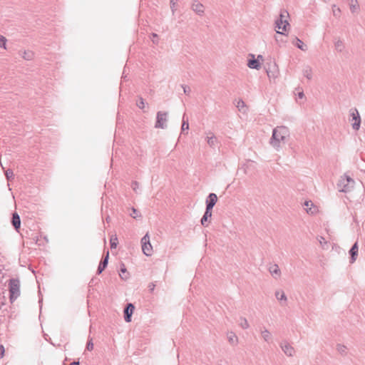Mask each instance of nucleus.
Returning <instances> with one entry per match:
<instances>
[{
  "instance_id": "obj_54",
  "label": "nucleus",
  "mask_w": 365,
  "mask_h": 365,
  "mask_svg": "<svg viewBox=\"0 0 365 365\" xmlns=\"http://www.w3.org/2000/svg\"><path fill=\"white\" fill-rule=\"evenodd\" d=\"M69 365H79V362L78 361H73V362L71 363Z\"/></svg>"
},
{
  "instance_id": "obj_25",
  "label": "nucleus",
  "mask_w": 365,
  "mask_h": 365,
  "mask_svg": "<svg viewBox=\"0 0 365 365\" xmlns=\"http://www.w3.org/2000/svg\"><path fill=\"white\" fill-rule=\"evenodd\" d=\"M331 11L334 17L337 19L340 18L341 14V10L336 4L331 5Z\"/></svg>"
},
{
  "instance_id": "obj_56",
  "label": "nucleus",
  "mask_w": 365,
  "mask_h": 365,
  "mask_svg": "<svg viewBox=\"0 0 365 365\" xmlns=\"http://www.w3.org/2000/svg\"><path fill=\"white\" fill-rule=\"evenodd\" d=\"M243 168H245V173H247L246 168H247V164H245V165H243Z\"/></svg>"
},
{
  "instance_id": "obj_58",
  "label": "nucleus",
  "mask_w": 365,
  "mask_h": 365,
  "mask_svg": "<svg viewBox=\"0 0 365 365\" xmlns=\"http://www.w3.org/2000/svg\"><path fill=\"white\" fill-rule=\"evenodd\" d=\"M109 220H110V217H106V221L108 222H109Z\"/></svg>"
},
{
  "instance_id": "obj_23",
  "label": "nucleus",
  "mask_w": 365,
  "mask_h": 365,
  "mask_svg": "<svg viewBox=\"0 0 365 365\" xmlns=\"http://www.w3.org/2000/svg\"><path fill=\"white\" fill-rule=\"evenodd\" d=\"M349 9L352 14L359 12V4L357 0H349Z\"/></svg>"
},
{
  "instance_id": "obj_51",
  "label": "nucleus",
  "mask_w": 365,
  "mask_h": 365,
  "mask_svg": "<svg viewBox=\"0 0 365 365\" xmlns=\"http://www.w3.org/2000/svg\"><path fill=\"white\" fill-rule=\"evenodd\" d=\"M205 222H206V220H205V212L201 218V224L202 225H204L205 224Z\"/></svg>"
},
{
  "instance_id": "obj_48",
  "label": "nucleus",
  "mask_w": 365,
  "mask_h": 365,
  "mask_svg": "<svg viewBox=\"0 0 365 365\" xmlns=\"http://www.w3.org/2000/svg\"><path fill=\"white\" fill-rule=\"evenodd\" d=\"M4 347L2 344H0V356L1 357H3L4 354Z\"/></svg>"
},
{
  "instance_id": "obj_57",
  "label": "nucleus",
  "mask_w": 365,
  "mask_h": 365,
  "mask_svg": "<svg viewBox=\"0 0 365 365\" xmlns=\"http://www.w3.org/2000/svg\"><path fill=\"white\" fill-rule=\"evenodd\" d=\"M170 3H176V0H170Z\"/></svg>"
},
{
  "instance_id": "obj_53",
  "label": "nucleus",
  "mask_w": 365,
  "mask_h": 365,
  "mask_svg": "<svg viewBox=\"0 0 365 365\" xmlns=\"http://www.w3.org/2000/svg\"><path fill=\"white\" fill-rule=\"evenodd\" d=\"M122 78L125 81L126 78H127V75H125V70L124 69L123 72V76H122Z\"/></svg>"
},
{
  "instance_id": "obj_3",
  "label": "nucleus",
  "mask_w": 365,
  "mask_h": 365,
  "mask_svg": "<svg viewBox=\"0 0 365 365\" xmlns=\"http://www.w3.org/2000/svg\"><path fill=\"white\" fill-rule=\"evenodd\" d=\"M289 14L286 11L280 13L279 18L275 21V27L277 29V33L285 35V32L289 27V24L287 20Z\"/></svg>"
},
{
  "instance_id": "obj_35",
  "label": "nucleus",
  "mask_w": 365,
  "mask_h": 365,
  "mask_svg": "<svg viewBox=\"0 0 365 365\" xmlns=\"http://www.w3.org/2000/svg\"><path fill=\"white\" fill-rule=\"evenodd\" d=\"M317 240H318V241H319V244H320L321 247H322L323 249L326 250V249H327V248H328V246H327V240H325V238H324V237H319L317 238Z\"/></svg>"
},
{
  "instance_id": "obj_32",
  "label": "nucleus",
  "mask_w": 365,
  "mask_h": 365,
  "mask_svg": "<svg viewBox=\"0 0 365 365\" xmlns=\"http://www.w3.org/2000/svg\"><path fill=\"white\" fill-rule=\"evenodd\" d=\"M131 211L132 212L130 214V217H132L134 219H138V218H140L141 217V215L140 213L139 212V211L138 210H136L135 208L134 207H132L131 208Z\"/></svg>"
},
{
  "instance_id": "obj_8",
  "label": "nucleus",
  "mask_w": 365,
  "mask_h": 365,
  "mask_svg": "<svg viewBox=\"0 0 365 365\" xmlns=\"http://www.w3.org/2000/svg\"><path fill=\"white\" fill-rule=\"evenodd\" d=\"M135 309V307L132 303H128L126 304L124 308V319L126 322H130L131 321L132 314Z\"/></svg>"
},
{
  "instance_id": "obj_50",
  "label": "nucleus",
  "mask_w": 365,
  "mask_h": 365,
  "mask_svg": "<svg viewBox=\"0 0 365 365\" xmlns=\"http://www.w3.org/2000/svg\"><path fill=\"white\" fill-rule=\"evenodd\" d=\"M214 206H215V204H211V203L207 202V210L211 211V210L212 209V207Z\"/></svg>"
},
{
  "instance_id": "obj_4",
  "label": "nucleus",
  "mask_w": 365,
  "mask_h": 365,
  "mask_svg": "<svg viewBox=\"0 0 365 365\" xmlns=\"http://www.w3.org/2000/svg\"><path fill=\"white\" fill-rule=\"evenodd\" d=\"M355 181L352 178L344 174L341 176L337 183V188L339 192H350L354 187Z\"/></svg>"
},
{
  "instance_id": "obj_14",
  "label": "nucleus",
  "mask_w": 365,
  "mask_h": 365,
  "mask_svg": "<svg viewBox=\"0 0 365 365\" xmlns=\"http://www.w3.org/2000/svg\"><path fill=\"white\" fill-rule=\"evenodd\" d=\"M334 47L335 51L342 53L345 50V43L341 38H336L334 40Z\"/></svg>"
},
{
  "instance_id": "obj_33",
  "label": "nucleus",
  "mask_w": 365,
  "mask_h": 365,
  "mask_svg": "<svg viewBox=\"0 0 365 365\" xmlns=\"http://www.w3.org/2000/svg\"><path fill=\"white\" fill-rule=\"evenodd\" d=\"M346 346L343 344H337L336 350L342 355H345L346 354Z\"/></svg>"
},
{
  "instance_id": "obj_46",
  "label": "nucleus",
  "mask_w": 365,
  "mask_h": 365,
  "mask_svg": "<svg viewBox=\"0 0 365 365\" xmlns=\"http://www.w3.org/2000/svg\"><path fill=\"white\" fill-rule=\"evenodd\" d=\"M155 287V284L153 282L150 283L148 285V289L150 292H153L154 291Z\"/></svg>"
},
{
  "instance_id": "obj_49",
  "label": "nucleus",
  "mask_w": 365,
  "mask_h": 365,
  "mask_svg": "<svg viewBox=\"0 0 365 365\" xmlns=\"http://www.w3.org/2000/svg\"><path fill=\"white\" fill-rule=\"evenodd\" d=\"M211 217H212V212L207 210V223L210 222V220H208V218H210Z\"/></svg>"
},
{
  "instance_id": "obj_47",
  "label": "nucleus",
  "mask_w": 365,
  "mask_h": 365,
  "mask_svg": "<svg viewBox=\"0 0 365 365\" xmlns=\"http://www.w3.org/2000/svg\"><path fill=\"white\" fill-rule=\"evenodd\" d=\"M175 5H176V3H170V9H171V11H172V13H173V15H174L175 14Z\"/></svg>"
},
{
  "instance_id": "obj_34",
  "label": "nucleus",
  "mask_w": 365,
  "mask_h": 365,
  "mask_svg": "<svg viewBox=\"0 0 365 365\" xmlns=\"http://www.w3.org/2000/svg\"><path fill=\"white\" fill-rule=\"evenodd\" d=\"M145 101L143 98H139V99L136 102V106L141 110H143V112H146V110H144L145 108Z\"/></svg>"
},
{
  "instance_id": "obj_39",
  "label": "nucleus",
  "mask_w": 365,
  "mask_h": 365,
  "mask_svg": "<svg viewBox=\"0 0 365 365\" xmlns=\"http://www.w3.org/2000/svg\"><path fill=\"white\" fill-rule=\"evenodd\" d=\"M296 99L298 100H302L304 98V93L302 90L298 89L297 92L295 93Z\"/></svg>"
},
{
  "instance_id": "obj_26",
  "label": "nucleus",
  "mask_w": 365,
  "mask_h": 365,
  "mask_svg": "<svg viewBox=\"0 0 365 365\" xmlns=\"http://www.w3.org/2000/svg\"><path fill=\"white\" fill-rule=\"evenodd\" d=\"M207 143L210 146V147H217L218 145V142L217 140V138L214 136H209L208 134L207 133Z\"/></svg>"
},
{
  "instance_id": "obj_5",
  "label": "nucleus",
  "mask_w": 365,
  "mask_h": 365,
  "mask_svg": "<svg viewBox=\"0 0 365 365\" xmlns=\"http://www.w3.org/2000/svg\"><path fill=\"white\" fill-rule=\"evenodd\" d=\"M9 290L10 300L13 302L20 295V281L17 278H12L9 280Z\"/></svg>"
},
{
  "instance_id": "obj_55",
  "label": "nucleus",
  "mask_w": 365,
  "mask_h": 365,
  "mask_svg": "<svg viewBox=\"0 0 365 365\" xmlns=\"http://www.w3.org/2000/svg\"><path fill=\"white\" fill-rule=\"evenodd\" d=\"M156 114H158V115H160V114H167V113L162 112V111H158Z\"/></svg>"
},
{
  "instance_id": "obj_36",
  "label": "nucleus",
  "mask_w": 365,
  "mask_h": 365,
  "mask_svg": "<svg viewBox=\"0 0 365 365\" xmlns=\"http://www.w3.org/2000/svg\"><path fill=\"white\" fill-rule=\"evenodd\" d=\"M110 248L111 249L115 248L117 247V245H118V237H117V236L116 235L112 236L111 238H110Z\"/></svg>"
},
{
  "instance_id": "obj_15",
  "label": "nucleus",
  "mask_w": 365,
  "mask_h": 365,
  "mask_svg": "<svg viewBox=\"0 0 365 365\" xmlns=\"http://www.w3.org/2000/svg\"><path fill=\"white\" fill-rule=\"evenodd\" d=\"M349 121L351 122L352 128L354 130H358L359 129L362 122L361 115H351V118L349 119Z\"/></svg>"
},
{
  "instance_id": "obj_13",
  "label": "nucleus",
  "mask_w": 365,
  "mask_h": 365,
  "mask_svg": "<svg viewBox=\"0 0 365 365\" xmlns=\"http://www.w3.org/2000/svg\"><path fill=\"white\" fill-rule=\"evenodd\" d=\"M227 339L231 346H237L239 343V339L235 333L232 331L227 332Z\"/></svg>"
},
{
  "instance_id": "obj_10",
  "label": "nucleus",
  "mask_w": 365,
  "mask_h": 365,
  "mask_svg": "<svg viewBox=\"0 0 365 365\" xmlns=\"http://www.w3.org/2000/svg\"><path fill=\"white\" fill-rule=\"evenodd\" d=\"M304 210L309 215H315L318 212V207L311 200H307L304 203Z\"/></svg>"
},
{
  "instance_id": "obj_6",
  "label": "nucleus",
  "mask_w": 365,
  "mask_h": 365,
  "mask_svg": "<svg viewBox=\"0 0 365 365\" xmlns=\"http://www.w3.org/2000/svg\"><path fill=\"white\" fill-rule=\"evenodd\" d=\"M279 346L286 356L292 357L295 354L294 348L287 341H282Z\"/></svg>"
},
{
  "instance_id": "obj_45",
  "label": "nucleus",
  "mask_w": 365,
  "mask_h": 365,
  "mask_svg": "<svg viewBox=\"0 0 365 365\" xmlns=\"http://www.w3.org/2000/svg\"><path fill=\"white\" fill-rule=\"evenodd\" d=\"M153 39L152 41L153 43H158V36L155 33H152Z\"/></svg>"
},
{
  "instance_id": "obj_19",
  "label": "nucleus",
  "mask_w": 365,
  "mask_h": 365,
  "mask_svg": "<svg viewBox=\"0 0 365 365\" xmlns=\"http://www.w3.org/2000/svg\"><path fill=\"white\" fill-rule=\"evenodd\" d=\"M167 118L166 115H157V120L155 127L157 128H166Z\"/></svg>"
},
{
  "instance_id": "obj_28",
  "label": "nucleus",
  "mask_w": 365,
  "mask_h": 365,
  "mask_svg": "<svg viewBox=\"0 0 365 365\" xmlns=\"http://www.w3.org/2000/svg\"><path fill=\"white\" fill-rule=\"evenodd\" d=\"M275 297L277 299V300L281 302L284 301L286 302L287 300V296L285 295L284 291L282 290H277L275 292Z\"/></svg>"
},
{
  "instance_id": "obj_1",
  "label": "nucleus",
  "mask_w": 365,
  "mask_h": 365,
  "mask_svg": "<svg viewBox=\"0 0 365 365\" xmlns=\"http://www.w3.org/2000/svg\"><path fill=\"white\" fill-rule=\"evenodd\" d=\"M289 135V131L287 127L277 126L273 129L269 144L275 150L279 151L282 148V145L285 143Z\"/></svg>"
},
{
  "instance_id": "obj_11",
  "label": "nucleus",
  "mask_w": 365,
  "mask_h": 365,
  "mask_svg": "<svg viewBox=\"0 0 365 365\" xmlns=\"http://www.w3.org/2000/svg\"><path fill=\"white\" fill-rule=\"evenodd\" d=\"M302 74L307 80H312L314 76L312 68L309 65L304 66L302 68Z\"/></svg>"
},
{
  "instance_id": "obj_24",
  "label": "nucleus",
  "mask_w": 365,
  "mask_h": 365,
  "mask_svg": "<svg viewBox=\"0 0 365 365\" xmlns=\"http://www.w3.org/2000/svg\"><path fill=\"white\" fill-rule=\"evenodd\" d=\"M142 251L146 256H150L153 252V247L150 242L142 245Z\"/></svg>"
},
{
  "instance_id": "obj_42",
  "label": "nucleus",
  "mask_w": 365,
  "mask_h": 365,
  "mask_svg": "<svg viewBox=\"0 0 365 365\" xmlns=\"http://www.w3.org/2000/svg\"><path fill=\"white\" fill-rule=\"evenodd\" d=\"M181 87L183 89V92L185 95L189 96L191 93V89L188 86L186 85H182Z\"/></svg>"
},
{
  "instance_id": "obj_40",
  "label": "nucleus",
  "mask_w": 365,
  "mask_h": 365,
  "mask_svg": "<svg viewBox=\"0 0 365 365\" xmlns=\"http://www.w3.org/2000/svg\"><path fill=\"white\" fill-rule=\"evenodd\" d=\"M7 39L2 35H0V48L6 49Z\"/></svg>"
},
{
  "instance_id": "obj_52",
  "label": "nucleus",
  "mask_w": 365,
  "mask_h": 365,
  "mask_svg": "<svg viewBox=\"0 0 365 365\" xmlns=\"http://www.w3.org/2000/svg\"><path fill=\"white\" fill-rule=\"evenodd\" d=\"M256 60H259V62H262L264 60V58L262 55H258L257 58H255Z\"/></svg>"
},
{
  "instance_id": "obj_16",
  "label": "nucleus",
  "mask_w": 365,
  "mask_h": 365,
  "mask_svg": "<svg viewBox=\"0 0 365 365\" xmlns=\"http://www.w3.org/2000/svg\"><path fill=\"white\" fill-rule=\"evenodd\" d=\"M192 9L198 15H202L204 13L205 6L200 3L198 1H194L192 4Z\"/></svg>"
},
{
  "instance_id": "obj_41",
  "label": "nucleus",
  "mask_w": 365,
  "mask_h": 365,
  "mask_svg": "<svg viewBox=\"0 0 365 365\" xmlns=\"http://www.w3.org/2000/svg\"><path fill=\"white\" fill-rule=\"evenodd\" d=\"M5 175L7 180H10L11 178H13L14 173L13 171L11 169H8L5 171Z\"/></svg>"
},
{
  "instance_id": "obj_27",
  "label": "nucleus",
  "mask_w": 365,
  "mask_h": 365,
  "mask_svg": "<svg viewBox=\"0 0 365 365\" xmlns=\"http://www.w3.org/2000/svg\"><path fill=\"white\" fill-rule=\"evenodd\" d=\"M189 129V120L187 118H185V115H183L182 120V127H181V134H182L185 130H188Z\"/></svg>"
},
{
  "instance_id": "obj_20",
  "label": "nucleus",
  "mask_w": 365,
  "mask_h": 365,
  "mask_svg": "<svg viewBox=\"0 0 365 365\" xmlns=\"http://www.w3.org/2000/svg\"><path fill=\"white\" fill-rule=\"evenodd\" d=\"M269 272H270L271 275L275 279L279 277L281 274L280 269L279 268V266L276 264H272L269 267Z\"/></svg>"
},
{
  "instance_id": "obj_22",
  "label": "nucleus",
  "mask_w": 365,
  "mask_h": 365,
  "mask_svg": "<svg viewBox=\"0 0 365 365\" xmlns=\"http://www.w3.org/2000/svg\"><path fill=\"white\" fill-rule=\"evenodd\" d=\"M358 244L357 242H355L349 250L351 263H353L356 259V256L358 255Z\"/></svg>"
},
{
  "instance_id": "obj_29",
  "label": "nucleus",
  "mask_w": 365,
  "mask_h": 365,
  "mask_svg": "<svg viewBox=\"0 0 365 365\" xmlns=\"http://www.w3.org/2000/svg\"><path fill=\"white\" fill-rule=\"evenodd\" d=\"M239 326L243 329H247L250 327V324L247 319L244 317H240Z\"/></svg>"
},
{
  "instance_id": "obj_7",
  "label": "nucleus",
  "mask_w": 365,
  "mask_h": 365,
  "mask_svg": "<svg viewBox=\"0 0 365 365\" xmlns=\"http://www.w3.org/2000/svg\"><path fill=\"white\" fill-rule=\"evenodd\" d=\"M249 58L247 60V66L250 69L259 70L262 66L261 62H259V60L255 59V54L250 53L248 56Z\"/></svg>"
},
{
  "instance_id": "obj_60",
  "label": "nucleus",
  "mask_w": 365,
  "mask_h": 365,
  "mask_svg": "<svg viewBox=\"0 0 365 365\" xmlns=\"http://www.w3.org/2000/svg\"><path fill=\"white\" fill-rule=\"evenodd\" d=\"M41 302H42V299H40V300H39V302H39V304H41Z\"/></svg>"
},
{
  "instance_id": "obj_18",
  "label": "nucleus",
  "mask_w": 365,
  "mask_h": 365,
  "mask_svg": "<svg viewBox=\"0 0 365 365\" xmlns=\"http://www.w3.org/2000/svg\"><path fill=\"white\" fill-rule=\"evenodd\" d=\"M108 257H109V252L108 251L106 253V257L101 261L98 269H97V274H100L102 273V272L106 269V267L108 265Z\"/></svg>"
},
{
  "instance_id": "obj_30",
  "label": "nucleus",
  "mask_w": 365,
  "mask_h": 365,
  "mask_svg": "<svg viewBox=\"0 0 365 365\" xmlns=\"http://www.w3.org/2000/svg\"><path fill=\"white\" fill-rule=\"evenodd\" d=\"M237 108H238V110L241 113H245L247 112V108H246V106L244 103V101H241V100H239L237 102V105H236Z\"/></svg>"
},
{
  "instance_id": "obj_43",
  "label": "nucleus",
  "mask_w": 365,
  "mask_h": 365,
  "mask_svg": "<svg viewBox=\"0 0 365 365\" xmlns=\"http://www.w3.org/2000/svg\"><path fill=\"white\" fill-rule=\"evenodd\" d=\"M150 242V237L148 234L145 235L141 239L142 245L148 244Z\"/></svg>"
},
{
  "instance_id": "obj_44",
  "label": "nucleus",
  "mask_w": 365,
  "mask_h": 365,
  "mask_svg": "<svg viewBox=\"0 0 365 365\" xmlns=\"http://www.w3.org/2000/svg\"><path fill=\"white\" fill-rule=\"evenodd\" d=\"M133 190L137 192V190L139 188V183L137 181H133L131 184Z\"/></svg>"
},
{
  "instance_id": "obj_2",
  "label": "nucleus",
  "mask_w": 365,
  "mask_h": 365,
  "mask_svg": "<svg viewBox=\"0 0 365 365\" xmlns=\"http://www.w3.org/2000/svg\"><path fill=\"white\" fill-rule=\"evenodd\" d=\"M264 70L269 81L275 83L280 76V70L277 63L274 61L272 63H267Z\"/></svg>"
},
{
  "instance_id": "obj_31",
  "label": "nucleus",
  "mask_w": 365,
  "mask_h": 365,
  "mask_svg": "<svg viewBox=\"0 0 365 365\" xmlns=\"http://www.w3.org/2000/svg\"><path fill=\"white\" fill-rule=\"evenodd\" d=\"M217 201V197L216 194L215 193H210L207 199V202L211 203V204H216Z\"/></svg>"
},
{
  "instance_id": "obj_17",
  "label": "nucleus",
  "mask_w": 365,
  "mask_h": 365,
  "mask_svg": "<svg viewBox=\"0 0 365 365\" xmlns=\"http://www.w3.org/2000/svg\"><path fill=\"white\" fill-rule=\"evenodd\" d=\"M292 44L297 47L299 49H300L302 51H307L308 50V46L306 43H304L302 40H300L299 38L295 37L292 41Z\"/></svg>"
},
{
  "instance_id": "obj_38",
  "label": "nucleus",
  "mask_w": 365,
  "mask_h": 365,
  "mask_svg": "<svg viewBox=\"0 0 365 365\" xmlns=\"http://www.w3.org/2000/svg\"><path fill=\"white\" fill-rule=\"evenodd\" d=\"M86 349L88 351H92L93 349V339L91 338L90 336L88 339V341H87V344H86Z\"/></svg>"
},
{
  "instance_id": "obj_59",
  "label": "nucleus",
  "mask_w": 365,
  "mask_h": 365,
  "mask_svg": "<svg viewBox=\"0 0 365 365\" xmlns=\"http://www.w3.org/2000/svg\"><path fill=\"white\" fill-rule=\"evenodd\" d=\"M251 162H252L251 160H247V163H250Z\"/></svg>"
},
{
  "instance_id": "obj_9",
  "label": "nucleus",
  "mask_w": 365,
  "mask_h": 365,
  "mask_svg": "<svg viewBox=\"0 0 365 365\" xmlns=\"http://www.w3.org/2000/svg\"><path fill=\"white\" fill-rule=\"evenodd\" d=\"M259 333L261 334L262 339L264 340V341L269 344L273 340V336L271 332L265 327H261L259 329Z\"/></svg>"
},
{
  "instance_id": "obj_37",
  "label": "nucleus",
  "mask_w": 365,
  "mask_h": 365,
  "mask_svg": "<svg viewBox=\"0 0 365 365\" xmlns=\"http://www.w3.org/2000/svg\"><path fill=\"white\" fill-rule=\"evenodd\" d=\"M126 272H127L126 268H125L124 264H122L121 267H120V273L119 274V275L122 279H128V276L123 275Z\"/></svg>"
},
{
  "instance_id": "obj_12",
  "label": "nucleus",
  "mask_w": 365,
  "mask_h": 365,
  "mask_svg": "<svg viewBox=\"0 0 365 365\" xmlns=\"http://www.w3.org/2000/svg\"><path fill=\"white\" fill-rule=\"evenodd\" d=\"M18 53L25 61H31L35 56L34 52L31 50H19Z\"/></svg>"
},
{
  "instance_id": "obj_21",
  "label": "nucleus",
  "mask_w": 365,
  "mask_h": 365,
  "mask_svg": "<svg viewBox=\"0 0 365 365\" xmlns=\"http://www.w3.org/2000/svg\"><path fill=\"white\" fill-rule=\"evenodd\" d=\"M11 223L14 229L18 231L21 226V219L16 212H14L12 215Z\"/></svg>"
}]
</instances>
